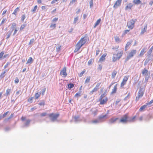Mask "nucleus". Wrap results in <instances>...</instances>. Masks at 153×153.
Returning <instances> with one entry per match:
<instances>
[{
    "instance_id": "nucleus-9",
    "label": "nucleus",
    "mask_w": 153,
    "mask_h": 153,
    "mask_svg": "<svg viewBox=\"0 0 153 153\" xmlns=\"http://www.w3.org/2000/svg\"><path fill=\"white\" fill-rule=\"evenodd\" d=\"M128 78L129 76H124L120 84V86L121 87H123L126 84Z\"/></svg>"
},
{
    "instance_id": "nucleus-49",
    "label": "nucleus",
    "mask_w": 153,
    "mask_h": 153,
    "mask_svg": "<svg viewBox=\"0 0 153 153\" xmlns=\"http://www.w3.org/2000/svg\"><path fill=\"white\" fill-rule=\"evenodd\" d=\"M33 99V97H31L30 98H29L27 100V101L28 102H29L30 103H32V100Z\"/></svg>"
},
{
    "instance_id": "nucleus-21",
    "label": "nucleus",
    "mask_w": 153,
    "mask_h": 153,
    "mask_svg": "<svg viewBox=\"0 0 153 153\" xmlns=\"http://www.w3.org/2000/svg\"><path fill=\"white\" fill-rule=\"evenodd\" d=\"M11 91V89L10 88H8L6 91V95L8 96L10 95Z\"/></svg>"
},
{
    "instance_id": "nucleus-18",
    "label": "nucleus",
    "mask_w": 153,
    "mask_h": 153,
    "mask_svg": "<svg viewBox=\"0 0 153 153\" xmlns=\"http://www.w3.org/2000/svg\"><path fill=\"white\" fill-rule=\"evenodd\" d=\"M62 46L60 44H57L56 47V51L57 52H59L61 49Z\"/></svg>"
},
{
    "instance_id": "nucleus-29",
    "label": "nucleus",
    "mask_w": 153,
    "mask_h": 153,
    "mask_svg": "<svg viewBox=\"0 0 153 153\" xmlns=\"http://www.w3.org/2000/svg\"><path fill=\"white\" fill-rule=\"evenodd\" d=\"M19 11V7H17L15 10L14 11L13 13V14L16 15L17 14V12Z\"/></svg>"
},
{
    "instance_id": "nucleus-27",
    "label": "nucleus",
    "mask_w": 153,
    "mask_h": 153,
    "mask_svg": "<svg viewBox=\"0 0 153 153\" xmlns=\"http://www.w3.org/2000/svg\"><path fill=\"white\" fill-rule=\"evenodd\" d=\"M133 2L135 4H140L141 2L140 0H133Z\"/></svg>"
},
{
    "instance_id": "nucleus-57",
    "label": "nucleus",
    "mask_w": 153,
    "mask_h": 153,
    "mask_svg": "<svg viewBox=\"0 0 153 153\" xmlns=\"http://www.w3.org/2000/svg\"><path fill=\"white\" fill-rule=\"evenodd\" d=\"M19 82V79L17 77H16V79H15L14 80L15 83H18Z\"/></svg>"
},
{
    "instance_id": "nucleus-35",
    "label": "nucleus",
    "mask_w": 153,
    "mask_h": 153,
    "mask_svg": "<svg viewBox=\"0 0 153 153\" xmlns=\"http://www.w3.org/2000/svg\"><path fill=\"white\" fill-rule=\"evenodd\" d=\"M7 19L6 18H4L2 20V21L0 23V25H3L6 22Z\"/></svg>"
},
{
    "instance_id": "nucleus-63",
    "label": "nucleus",
    "mask_w": 153,
    "mask_h": 153,
    "mask_svg": "<svg viewBox=\"0 0 153 153\" xmlns=\"http://www.w3.org/2000/svg\"><path fill=\"white\" fill-rule=\"evenodd\" d=\"M46 113H42L40 114V116L41 117L45 116L46 115Z\"/></svg>"
},
{
    "instance_id": "nucleus-25",
    "label": "nucleus",
    "mask_w": 153,
    "mask_h": 153,
    "mask_svg": "<svg viewBox=\"0 0 153 153\" xmlns=\"http://www.w3.org/2000/svg\"><path fill=\"white\" fill-rule=\"evenodd\" d=\"M147 106V105L146 104L144 105L141 106L139 109V111H142L145 108H146V107Z\"/></svg>"
},
{
    "instance_id": "nucleus-23",
    "label": "nucleus",
    "mask_w": 153,
    "mask_h": 153,
    "mask_svg": "<svg viewBox=\"0 0 153 153\" xmlns=\"http://www.w3.org/2000/svg\"><path fill=\"white\" fill-rule=\"evenodd\" d=\"M33 62V59L31 57H29L28 59L27 62V64H31Z\"/></svg>"
},
{
    "instance_id": "nucleus-43",
    "label": "nucleus",
    "mask_w": 153,
    "mask_h": 153,
    "mask_svg": "<svg viewBox=\"0 0 153 153\" xmlns=\"http://www.w3.org/2000/svg\"><path fill=\"white\" fill-rule=\"evenodd\" d=\"M100 84L101 83H98L97 84L95 88L97 89V90H98L100 88Z\"/></svg>"
},
{
    "instance_id": "nucleus-2",
    "label": "nucleus",
    "mask_w": 153,
    "mask_h": 153,
    "mask_svg": "<svg viewBox=\"0 0 153 153\" xmlns=\"http://www.w3.org/2000/svg\"><path fill=\"white\" fill-rule=\"evenodd\" d=\"M86 39L85 37L81 38L76 45L74 52L75 53L78 51L82 45L86 43Z\"/></svg>"
},
{
    "instance_id": "nucleus-55",
    "label": "nucleus",
    "mask_w": 153,
    "mask_h": 153,
    "mask_svg": "<svg viewBox=\"0 0 153 153\" xmlns=\"http://www.w3.org/2000/svg\"><path fill=\"white\" fill-rule=\"evenodd\" d=\"M37 8V5H36L34 6L33 9L31 10L32 12H35Z\"/></svg>"
},
{
    "instance_id": "nucleus-32",
    "label": "nucleus",
    "mask_w": 153,
    "mask_h": 153,
    "mask_svg": "<svg viewBox=\"0 0 153 153\" xmlns=\"http://www.w3.org/2000/svg\"><path fill=\"white\" fill-rule=\"evenodd\" d=\"M56 24H51L50 26V28H51L52 29H54L56 27Z\"/></svg>"
},
{
    "instance_id": "nucleus-17",
    "label": "nucleus",
    "mask_w": 153,
    "mask_h": 153,
    "mask_svg": "<svg viewBox=\"0 0 153 153\" xmlns=\"http://www.w3.org/2000/svg\"><path fill=\"white\" fill-rule=\"evenodd\" d=\"M107 116V114H105L103 115H100L98 119L100 120H102L104 118H106Z\"/></svg>"
},
{
    "instance_id": "nucleus-12",
    "label": "nucleus",
    "mask_w": 153,
    "mask_h": 153,
    "mask_svg": "<svg viewBox=\"0 0 153 153\" xmlns=\"http://www.w3.org/2000/svg\"><path fill=\"white\" fill-rule=\"evenodd\" d=\"M107 54L106 53H105L102 55L99 60V61L102 62L104 61L105 59V57Z\"/></svg>"
},
{
    "instance_id": "nucleus-1",
    "label": "nucleus",
    "mask_w": 153,
    "mask_h": 153,
    "mask_svg": "<svg viewBox=\"0 0 153 153\" xmlns=\"http://www.w3.org/2000/svg\"><path fill=\"white\" fill-rule=\"evenodd\" d=\"M123 49H120L118 51L117 53H114L112 56V61L114 62L120 59L123 56Z\"/></svg>"
},
{
    "instance_id": "nucleus-52",
    "label": "nucleus",
    "mask_w": 153,
    "mask_h": 153,
    "mask_svg": "<svg viewBox=\"0 0 153 153\" xmlns=\"http://www.w3.org/2000/svg\"><path fill=\"white\" fill-rule=\"evenodd\" d=\"M14 30L13 35H15L17 31L18 30V29L17 28H16L14 29Z\"/></svg>"
},
{
    "instance_id": "nucleus-48",
    "label": "nucleus",
    "mask_w": 153,
    "mask_h": 153,
    "mask_svg": "<svg viewBox=\"0 0 153 153\" xmlns=\"http://www.w3.org/2000/svg\"><path fill=\"white\" fill-rule=\"evenodd\" d=\"M102 68V66L100 64L99 65V66L97 68V69L98 70L101 71Z\"/></svg>"
},
{
    "instance_id": "nucleus-38",
    "label": "nucleus",
    "mask_w": 153,
    "mask_h": 153,
    "mask_svg": "<svg viewBox=\"0 0 153 153\" xmlns=\"http://www.w3.org/2000/svg\"><path fill=\"white\" fill-rule=\"evenodd\" d=\"M129 31L130 30H125L123 33L122 36H124L128 32H129Z\"/></svg>"
},
{
    "instance_id": "nucleus-20",
    "label": "nucleus",
    "mask_w": 153,
    "mask_h": 153,
    "mask_svg": "<svg viewBox=\"0 0 153 153\" xmlns=\"http://www.w3.org/2000/svg\"><path fill=\"white\" fill-rule=\"evenodd\" d=\"M41 93L40 92H37L35 93V99H37L40 97Z\"/></svg>"
},
{
    "instance_id": "nucleus-16",
    "label": "nucleus",
    "mask_w": 153,
    "mask_h": 153,
    "mask_svg": "<svg viewBox=\"0 0 153 153\" xmlns=\"http://www.w3.org/2000/svg\"><path fill=\"white\" fill-rule=\"evenodd\" d=\"M117 84H116L114 87L111 93V94H113L115 93L117 90Z\"/></svg>"
},
{
    "instance_id": "nucleus-37",
    "label": "nucleus",
    "mask_w": 153,
    "mask_h": 153,
    "mask_svg": "<svg viewBox=\"0 0 153 153\" xmlns=\"http://www.w3.org/2000/svg\"><path fill=\"white\" fill-rule=\"evenodd\" d=\"M38 104L40 106H43L45 105V102L44 100L40 101Z\"/></svg>"
},
{
    "instance_id": "nucleus-8",
    "label": "nucleus",
    "mask_w": 153,
    "mask_h": 153,
    "mask_svg": "<svg viewBox=\"0 0 153 153\" xmlns=\"http://www.w3.org/2000/svg\"><path fill=\"white\" fill-rule=\"evenodd\" d=\"M59 116V114H54L53 113L50 114H49V116L50 117L52 121H54L56 120Z\"/></svg>"
},
{
    "instance_id": "nucleus-30",
    "label": "nucleus",
    "mask_w": 153,
    "mask_h": 153,
    "mask_svg": "<svg viewBox=\"0 0 153 153\" xmlns=\"http://www.w3.org/2000/svg\"><path fill=\"white\" fill-rule=\"evenodd\" d=\"M16 25L15 23H13L12 25L11 28L12 29V31L16 27Z\"/></svg>"
},
{
    "instance_id": "nucleus-33",
    "label": "nucleus",
    "mask_w": 153,
    "mask_h": 153,
    "mask_svg": "<svg viewBox=\"0 0 153 153\" xmlns=\"http://www.w3.org/2000/svg\"><path fill=\"white\" fill-rule=\"evenodd\" d=\"M98 90L94 87V88L90 92V94H93V93L97 91Z\"/></svg>"
},
{
    "instance_id": "nucleus-34",
    "label": "nucleus",
    "mask_w": 153,
    "mask_h": 153,
    "mask_svg": "<svg viewBox=\"0 0 153 153\" xmlns=\"http://www.w3.org/2000/svg\"><path fill=\"white\" fill-rule=\"evenodd\" d=\"M91 79V77L88 76L87 77L85 81V83H88L90 82Z\"/></svg>"
},
{
    "instance_id": "nucleus-59",
    "label": "nucleus",
    "mask_w": 153,
    "mask_h": 153,
    "mask_svg": "<svg viewBox=\"0 0 153 153\" xmlns=\"http://www.w3.org/2000/svg\"><path fill=\"white\" fill-rule=\"evenodd\" d=\"M25 15H23L22 16V18H21V20H22V21H23L25 19Z\"/></svg>"
},
{
    "instance_id": "nucleus-54",
    "label": "nucleus",
    "mask_w": 153,
    "mask_h": 153,
    "mask_svg": "<svg viewBox=\"0 0 153 153\" xmlns=\"http://www.w3.org/2000/svg\"><path fill=\"white\" fill-rule=\"evenodd\" d=\"M58 20V18L55 17L54 18L52 21V22H55L57 21Z\"/></svg>"
},
{
    "instance_id": "nucleus-62",
    "label": "nucleus",
    "mask_w": 153,
    "mask_h": 153,
    "mask_svg": "<svg viewBox=\"0 0 153 153\" xmlns=\"http://www.w3.org/2000/svg\"><path fill=\"white\" fill-rule=\"evenodd\" d=\"M153 46H152L151 48H150L149 52H150V53H151L153 51Z\"/></svg>"
},
{
    "instance_id": "nucleus-61",
    "label": "nucleus",
    "mask_w": 153,
    "mask_h": 153,
    "mask_svg": "<svg viewBox=\"0 0 153 153\" xmlns=\"http://www.w3.org/2000/svg\"><path fill=\"white\" fill-rule=\"evenodd\" d=\"M80 96V93H76L75 95L74 96L75 97H79Z\"/></svg>"
},
{
    "instance_id": "nucleus-51",
    "label": "nucleus",
    "mask_w": 153,
    "mask_h": 153,
    "mask_svg": "<svg viewBox=\"0 0 153 153\" xmlns=\"http://www.w3.org/2000/svg\"><path fill=\"white\" fill-rule=\"evenodd\" d=\"M34 41V39H30L29 42V45H31L33 44V43Z\"/></svg>"
},
{
    "instance_id": "nucleus-24",
    "label": "nucleus",
    "mask_w": 153,
    "mask_h": 153,
    "mask_svg": "<svg viewBox=\"0 0 153 153\" xmlns=\"http://www.w3.org/2000/svg\"><path fill=\"white\" fill-rule=\"evenodd\" d=\"M131 42H128L127 43L125 47V51H126L127 50L129 46L131 44Z\"/></svg>"
},
{
    "instance_id": "nucleus-42",
    "label": "nucleus",
    "mask_w": 153,
    "mask_h": 153,
    "mask_svg": "<svg viewBox=\"0 0 153 153\" xmlns=\"http://www.w3.org/2000/svg\"><path fill=\"white\" fill-rule=\"evenodd\" d=\"M12 33V31H10V32H8L7 33V36L6 38L7 39H8L10 37V36Z\"/></svg>"
},
{
    "instance_id": "nucleus-46",
    "label": "nucleus",
    "mask_w": 153,
    "mask_h": 153,
    "mask_svg": "<svg viewBox=\"0 0 153 153\" xmlns=\"http://www.w3.org/2000/svg\"><path fill=\"white\" fill-rule=\"evenodd\" d=\"M119 48V46H116L114 47H113L112 48V49L114 50H118Z\"/></svg>"
},
{
    "instance_id": "nucleus-53",
    "label": "nucleus",
    "mask_w": 153,
    "mask_h": 153,
    "mask_svg": "<svg viewBox=\"0 0 153 153\" xmlns=\"http://www.w3.org/2000/svg\"><path fill=\"white\" fill-rule=\"evenodd\" d=\"M4 54V53L3 51H2L0 53V59H1L3 57Z\"/></svg>"
},
{
    "instance_id": "nucleus-19",
    "label": "nucleus",
    "mask_w": 153,
    "mask_h": 153,
    "mask_svg": "<svg viewBox=\"0 0 153 153\" xmlns=\"http://www.w3.org/2000/svg\"><path fill=\"white\" fill-rule=\"evenodd\" d=\"M147 29V25H145L144 28L142 29L141 32V34H143L146 31Z\"/></svg>"
},
{
    "instance_id": "nucleus-5",
    "label": "nucleus",
    "mask_w": 153,
    "mask_h": 153,
    "mask_svg": "<svg viewBox=\"0 0 153 153\" xmlns=\"http://www.w3.org/2000/svg\"><path fill=\"white\" fill-rule=\"evenodd\" d=\"M137 21L136 19H132L129 21L127 24V26L130 29H132L134 26V24Z\"/></svg>"
},
{
    "instance_id": "nucleus-47",
    "label": "nucleus",
    "mask_w": 153,
    "mask_h": 153,
    "mask_svg": "<svg viewBox=\"0 0 153 153\" xmlns=\"http://www.w3.org/2000/svg\"><path fill=\"white\" fill-rule=\"evenodd\" d=\"M5 73L6 71H4V72L2 73L0 75V77L1 78H3L4 76V74Z\"/></svg>"
},
{
    "instance_id": "nucleus-64",
    "label": "nucleus",
    "mask_w": 153,
    "mask_h": 153,
    "mask_svg": "<svg viewBox=\"0 0 153 153\" xmlns=\"http://www.w3.org/2000/svg\"><path fill=\"white\" fill-rule=\"evenodd\" d=\"M9 64V62H7V63L6 64L4 65V69L6 68L8 66Z\"/></svg>"
},
{
    "instance_id": "nucleus-58",
    "label": "nucleus",
    "mask_w": 153,
    "mask_h": 153,
    "mask_svg": "<svg viewBox=\"0 0 153 153\" xmlns=\"http://www.w3.org/2000/svg\"><path fill=\"white\" fill-rule=\"evenodd\" d=\"M78 17H76V18H74V23H76L77 21L78 20Z\"/></svg>"
},
{
    "instance_id": "nucleus-50",
    "label": "nucleus",
    "mask_w": 153,
    "mask_h": 153,
    "mask_svg": "<svg viewBox=\"0 0 153 153\" xmlns=\"http://www.w3.org/2000/svg\"><path fill=\"white\" fill-rule=\"evenodd\" d=\"M25 26L26 25L25 24L22 25L20 28V30H23L25 27Z\"/></svg>"
},
{
    "instance_id": "nucleus-45",
    "label": "nucleus",
    "mask_w": 153,
    "mask_h": 153,
    "mask_svg": "<svg viewBox=\"0 0 153 153\" xmlns=\"http://www.w3.org/2000/svg\"><path fill=\"white\" fill-rule=\"evenodd\" d=\"M22 93V92L21 91V90H19V91H17L16 93V95H18L19 94H21Z\"/></svg>"
},
{
    "instance_id": "nucleus-26",
    "label": "nucleus",
    "mask_w": 153,
    "mask_h": 153,
    "mask_svg": "<svg viewBox=\"0 0 153 153\" xmlns=\"http://www.w3.org/2000/svg\"><path fill=\"white\" fill-rule=\"evenodd\" d=\"M117 73V72L116 71L114 70L113 71L111 74V76L112 78H114L115 77Z\"/></svg>"
},
{
    "instance_id": "nucleus-31",
    "label": "nucleus",
    "mask_w": 153,
    "mask_h": 153,
    "mask_svg": "<svg viewBox=\"0 0 153 153\" xmlns=\"http://www.w3.org/2000/svg\"><path fill=\"white\" fill-rule=\"evenodd\" d=\"M148 70L145 68H144L142 71V74L143 75L146 74L148 73Z\"/></svg>"
},
{
    "instance_id": "nucleus-41",
    "label": "nucleus",
    "mask_w": 153,
    "mask_h": 153,
    "mask_svg": "<svg viewBox=\"0 0 153 153\" xmlns=\"http://www.w3.org/2000/svg\"><path fill=\"white\" fill-rule=\"evenodd\" d=\"M85 72V70H83L81 73L78 74L79 76L80 77H81L82 76L83 74Z\"/></svg>"
},
{
    "instance_id": "nucleus-44",
    "label": "nucleus",
    "mask_w": 153,
    "mask_h": 153,
    "mask_svg": "<svg viewBox=\"0 0 153 153\" xmlns=\"http://www.w3.org/2000/svg\"><path fill=\"white\" fill-rule=\"evenodd\" d=\"M46 88H44L42 90V92L41 94L42 95H43L45 93V91Z\"/></svg>"
},
{
    "instance_id": "nucleus-56",
    "label": "nucleus",
    "mask_w": 153,
    "mask_h": 153,
    "mask_svg": "<svg viewBox=\"0 0 153 153\" xmlns=\"http://www.w3.org/2000/svg\"><path fill=\"white\" fill-rule=\"evenodd\" d=\"M153 102V100H151L150 102H149L147 103L146 104V105H147V106L150 105L152 104Z\"/></svg>"
},
{
    "instance_id": "nucleus-11",
    "label": "nucleus",
    "mask_w": 153,
    "mask_h": 153,
    "mask_svg": "<svg viewBox=\"0 0 153 153\" xmlns=\"http://www.w3.org/2000/svg\"><path fill=\"white\" fill-rule=\"evenodd\" d=\"M66 69L65 67L63 68L62 70L60 71V75H63L65 77L67 75V73L66 72Z\"/></svg>"
},
{
    "instance_id": "nucleus-22",
    "label": "nucleus",
    "mask_w": 153,
    "mask_h": 153,
    "mask_svg": "<svg viewBox=\"0 0 153 153\" xmlns=\"http://www.w3.org/2000/svg\"><path fill=\"white\" fill-rule=\"evenodd\" d=\"M101 21V19H98L97 21L95 23V25L94 26V28H95L97 27V26L100 23V22Z\"/></svg>"
},
{
    "instance_id": "nucleus-13",
    "label": "nucleus",
    "mask_w": 153,
    "mask_h": 153,
    "mask_svg": "<svg viewBox=\"0 0 153 153\" xmlns=\"http://www.w3.org/2000/svg\"><path fill=\"white\" fill-rule=\"evenodd\" d=\"M147 48H143L141 50L140 52L139 55L140 56H142L144 53L146 52Z\"/></svg>"
},
{
    "instance_id": "nucleus-15",
    "label": "nucleus",
    "mask_w": 153,
    "mask_h": 153,
    "mask_svg": "<svg viewBox=\"0 0 153 153\" xmlns=\"http://www.w3.org/2000/svg\"><path fill=\"white\" fill-rule=\"evenodd\" d=\"M133 6V5L131 3H129L125 7V10H127L128 9H130Z\"/></svg>"
},
{
    "instance_id": "nucleus-6",
    "label": "nucleus",
    "mask_w": 153,
    "mask_h": 153,
    "mask_svg": "<svg viewBox=\"0 0 153 153\" xmlns=\"http://www.w3.org/2000/svg\"><path fill=\"white\" fill-rule=\"evenodd\" d=\"M128 114H126L124 115L120 120V122L122 123H125L128 122Z\"/></svg>"
},
{
    "instance_id": "nucleus-40",
    "label": "nucleus",
    "mask_w": 153,
    "mask_h": 153,
    "mask_svg": "<svg viewBox=\"0 0 153 153\" xmlns=\"http://www.w3.org/2000/svg\"><path fill=\"white\" fill-rule=\"evenodd\" d=\"M30 122V120H26V122L25 123V126H28L29 125Z\"/></svg>"
},
{
    "instance_id": "nucleus-3",
    "label": "nucleus",
    "mask_w": 153,
    "mask_h": 153,
    "mask_svg": "<svg viewBox=\"0 0 153 153\" xmlns=\"http://www.w3.org/2000/svg\"><path fill=\"white\" fill-rule=\"evenodd\" d=\"M105 94L106 93L104 92L100 96L99 99L100 104L103 105L107 103L108 99V97L105 95Z\"/></svg>"
},
{
    "instance_id": "nucleus-7",
    "label": "nucleus",
    "mask_w": 153,
    "mask_h": 153,
    "mask_svg": "<svg viewBox=\"0 0 153 153\" xmlns=\"http://www.w3.org/2000/svg\"><path fill=\"white\" fill-rule=\"evenodd\" d=\"M144 94V91L142 88L140 89L138 93V95L136 97L135 100L137 101L142 97Z\"/></svg>"
},
{
    "instance_id": "nucleus-36",
    "label": "nucleus",
    "mask_w": 153,
    "mask_h": 153,
    "mask_svg": "<svg viewBox=\"0 0 153 153\" xmlns=\"http://www.w3.org/2000/svg\"><path fill=\"white\" fill-rule=\"evenodd\" d=\"M115 41L117 42H119L120 41L118 36H116L114 37Z\"/></svg>"
},
{
    "instance_id": "nucleus-28",
    "label": "nucleus",
    "mask_w": 153,
    "mask_h": 153,
    "mask_svg": "<svg viewBox=\"0 0 153 153\" xmlns=\"http://www.w3.org/2000/svg\"><path fill=\"white\" fill-rule=\"evenodd\" d=\"M136 117V116H135L133 117L132 118L130 119V120H128V122H134L135 121V119Z\"/></svg>"
},
{
    "instance_id": "nucleus-60",
    "label": "nucleus",
    "mask_w": 153,
    "mask_h": 153,
    "mask_svg": "<svg viewBox=\"0 0 153 153\" xmlns=\"http://www.w3.org/2000/svg\"><path fill=\"white\" fill-rule=\"evenodd\" d=\"M8 113L9 111H8L6 112V113H4L3 115V117H5L6 116V115Z\"/></svg>"
},
{
    "instance_id": "nucleus-14",
    "label": "nucleus",
    "mask_w": 153,
    "mask_h": 153,
    "mask_svg": "<svg viewBox=\"0 0 153 153\" xmlns=\"http://www.w3.org/2000/svg\"><path fill=\"white\" fill-rule=\"evenodd\" d=\"M118 119V118H114V117H113L110 119L109 122L111 123H113L115 122Z\"/></svg>"
},
{
    "instance_id": "nucleus-4",
    "label": "nucleus",
    "mask_w": 153,
    "mask_h": 153,
    "mask_svg": "<svg viewBox=\"0 0 153 153\" xmlns=\"http://www.w3.org/2000/svg\"><path fill=\"white\" fill-rule=\"evenodd\" d=\"M137 53V51L135 50H132L128 53V55L126 59V61H128L130 59L133 57Z\"/></svg>"
},
{
    "instance_id": "nucleus-10",
    "label": "nucleus",
    "mask_w": 153,
    "mask_h": 153,
    "mask_svg": "<svg viewBox=\"0 0 153 153\" xmlns=\"http://www.w3.org/2000/svg\"><path fill=\"white\" fill-rule=\"evenodd\" d=\"M122 0H117L114 4L113 7L116 8L121 5Z\"/></svg>"
},
{
    "instance_id": "nucleus-39",
    "label": "nucleus",
    "mask_w": 153,
    "mask_h": 153,
    "mask_svg": "<svg viewBox=\"0 0 153 153\" xmlns=\"http://www.w3.org/2000/svg\"><path fill=\"white\" fill-rule=\"evenodd\" d=\"M68 88L70 89L73 88L74 86V85L73 83L69 84L68 85Z\"/></svg>"
}]
</instances>
